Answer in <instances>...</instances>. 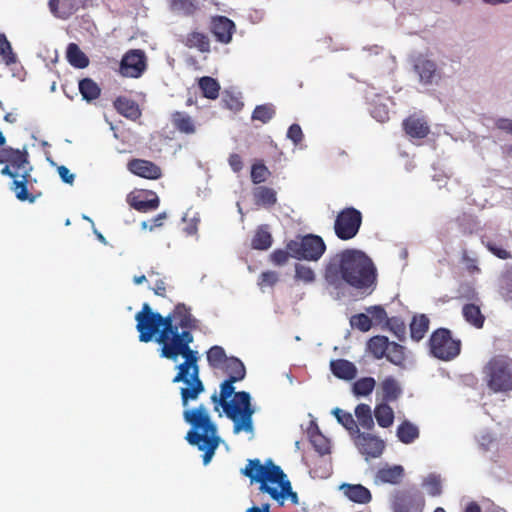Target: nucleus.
Returning <instances> with one entry per match:
<instances>
[{
    "instance_id": "nucleus-6",
    "label": "nucleus",
    "mask_w": 512,
    "mask_h": 512,
    "mask_svg": "<svg viewBox=\"0 0 512 512\" xmlns=\"http://www.w3.org/2000/svg\"><path fill=\"white\" fill-rule=\"evenodd\" d=\"M135 320L140 342L148 343L157 335L156 342L163 347L181 333L177 332L176 326L171 325V317L154 312L148 303L142 305L141 310L135 315Z\"/></svg>"
},
{
    "instance_id": "nucleus-38",
    "label": "nucleus",
    "mask_w": 512,
    "mask_h": 512,
    "mask_svg": "<svg viewBox=\"0 0 512 512\" xmlns=\"http://www.w3.org/2000/svg\"><path fill=\"white\" fill-rule=\"evenodd\" d=\"M385 358L396 366L405 367L407 359L406 349L404 346L396 342H390L389 349L387 350Z\"/></svg>"
},
{
    "instance_id": "nucleus-59",
    "label": "nucleus",
    "mask_w": 512,
    "mask_h": 512,
    "mask_svg": "<svg viewBox=\"0 0 512 512\" xmlns=\"http://www.w3.org/2000/svg\"><path fill=\"white\" fill-rule=\"evenodd\" d=\"M478 444H479V447L484 452H487V451L491 450V448L494 446L495 438L489 432L482 433L478 438Z\"/></svg>"
},
{
    "instance_id": "nucleus-42",
    "label": "nucleus",
    "mask_w": 512,
    "mask_h": 512,
    "mask_svg": "<svg viewBox=\"0 0 512 512\" xmlns=\"http://www.w3.org/2000/svg\"><path fill=\"white\" fill-rule=\"evenodd\" d=\"M198 84L204 97L214 100L219 96L220 85L216 79L204 76L199 79Z\"/></svg>"
},
{
    "instance_id": "nucleus-63",
    "label": "nucleus",
    "mask_w": 512,
    "mask_h": 512,
    "mask_svg": "<svg viewBox=\"0 0 512 512\" xmlns=\"http://www.w3.org/2000/svg\"><path fill=\"white\" fill-rule=\"evenodd\" d=\"M57 171L63 182L67 184H72L74 182L75 176L66 166H59Z\"/></svg>"
},
{
    "instance_id": "nucleus-2",
    "label": "nucleus",
    "mask_w": 512,
    "mask_h": 512,
    "mask_svg": "<svg viewBox=\"0 0 512 512\" xmlns=\"http://www.w3.org/2000/svg\"><path fill=\"white\" fill-rule=\"evenodd\" d=\"M324 277L334 286L344 281L354 288L363 289L375 283L376 268L364 252L347 249L330 258Z\"/></svg>"
},
{
    "instance_id": "nucleus-61",
    "label": "nucleus",
    "mask_w": 512,
    "mask_h": 512,
    "mask_svg": "<svg viewBox=\"0 0 512 512\" xmlns=\"http://www.w3.org/2000/svg\"><path fill=\"white\" fill-rule=\"evenodd\" d=\"M367 312L371 314L372 318L375 319L377 323H381L384 320L387 321V319H389L385 309L381 306H372L367 309Z\"/></svg>"
},
{
    "instance_id": "nucleus-3",
    "label": "nucleus",
    "mask_w": 512,
    "mask_h": 512,
    "mask_svg": "<svg viewBox=\"0 0 512 512\" xmlns=\"http://www.w3.org/2000/svg\"><path fill=\"white\" fill-rule=\"evenodd\" d=\"M242 473L251 482L259 483V490L268 494L280 506L284 505L286 498H289L293 505L299 504L298 494L293 491L287 475L272 460H267L265 464H261L259 459H251Z\"/></svg>"
},
{
    "instance_id": "nucleus-54",
    "label": "nucleus",
    "mask_w": 512,
    "mask_h": 512,
    "mask_svg": "<svg viewBox=\"0 0 512 512\" xmlns=\"http://www.w3.org/2000/svg\"><path fill=\"white\" fill-rule=\"evenodd\" d=\"M269 175L268 168L263 163H254L251 168V180L254 184L262 183Z\"/></svg>"
},
{
    "instance_id": "nucleus-56",
    "label": "nucleus",
    "mask_w": 512,
    "mask_h": 512,
    "mask_svg": "<svg viewBox=\"0 0 512 512\" xmlns=\"http://www.w3.org/2000/svg\"><path fill=\"white\" fill-rule=\"evenodd\" d=\"M387 326L400 341L405 339L406 326L403 321L396 317H392L387 319Z\"/></svg>"
},
{
    "instance_id": "nucleus-33",
    "label": "nucleus",
    "mask_w": 512,
    "mask_h": 512,
    "mask_svg": "<svg viewBox=\"0 0 512 512\" xmlns=\"http://www.w3.org/2000/svg\"><path fill=\"white\" fill-rule=\"evenodd\" d=\"M67 61L75 68L83 69L89 65V59L76 43H69L66 50Z\"/></svg>"
},
{
    "instance_id": "nucleus-40",
    "label": "nucleus",
    "mask_w": 512,
    "mask_h": 512,
    "mask_svg": "<svg viewBox=\"0 0 512 512\" xmlns=\"http://www.w3.org/2000/svg\"><path fill=\"white\" fill-rule=\"evenodd\" d=\"M79 91L83 99L93 101L100 96L101 89L91 78H84L79 82Z\"/></svg>"
},
{
    "instance_id": "nucleus-14",
    "label": "nucleus",
    "mask_w": 512,
    "mask_h": 512,
    "mask_svg": "<svg viewBox=\"0 0 512 512\" xmlns=\"http://www.w3.org/2000/svg\"><path fill=\"white\" fill-rule=\"evenodd\" d=\"M0 164L7 163L19 173H31L32 166L29 161V153L23 149H15L10 146L4 147L1 151Z\"/></svg>"
},
{
    "instance_id": "nucleus-49",
    "label": "nucleus",
    "mask_w": 512,
    "mask_h": 512,
    "mask_svg": "<svg viewBox=\"0 0 512 512\" xmlns=\"http://www.w3.org/2000/svg\"><path fill=\"white\" fill-rule=\"evenodd\" d=\"M275 115V108L272 104H263L255 107L252 113V119L262 123L269 122Z\"/></svg>"
},
{
    "instance_id": "nucleus-26",
    "label": "nucleus",
    "mask_w": 512,
    "mask_h": 512,
    "mask_svg": "<svg viewBox=\"0 0 512 512\" xmlns=\"http://www.w3.org/2000/svg\"><path fill=\"white\" fill-rule=\"evenodd\" d=\"M341 490L349 500L355 503L366 504L372 499L370 491L361 484H343Z\"/></svg>"
},
{
    "instance_id": "nucleus-12",
    "label": "nucleus",
    "mask_w": 512,
    "mask_h": 512,
    "mask_svg": "<svg viewBox=\"0 0 512 512\" xmlns=\"http://www.w3.org/2000/svg\"><path fill=\"white\" fill-rule=\"evenodd\" d=\"M147 68L146 56L142 50H129L120 63V73L124 77L139 78Z\"/></svg>"
},
{
    "instance_id": "nucleus-5",
    "label": "nucleus",
    "mask_w": 512,
    "mask_h": 512,
    "mask_svg": "<svg viewBox=\"0 0 512 512\" xmlns=\"http://www.w3.org/2000/svg\"><path fill=\"white\" fill-rule=\"evenodd\" d=\"M183 418L191 425L185 439L190 445L196 446L204 452L203 464H209L221 441L217 435L216 424L211 420L203 404L196 408L184 410Z\"/></svg>"
},
{
    "instance_id": "nucleus-50",
    "label": "nucleus",
    "mask_w": 512,
    "mask_h": 512,
    "mask_svg": "<svg viewBox=\"0 0 512 512\" xmlns=\"http://www.w3.org/2000/svg\"><path fill=\"white\" fill-rule=\"evenodd\" d=\"M422 486L427 490L430 496H439L442 493L440 476L429 474L422 482Z\"/></svg>"
},
{
    "instance_id": "nucleus-20",
    "label": "nucleus",
    "mask_w": 512,
    "mask_h": 512,
    "mask_svg": "<svg viewBox=\"0 0 512 512\" xmlns=\"http://www.w3.org/2000/svg\"><path fill=\"white\" fill-rule=\"evenodd\" d=\"M414 70L419 75L420 82L424 85L432 84L434 78L439 76L436 63L423 55L415 58Z\"/></svg>"
},
{
    "instance_id": "nucleus-32",
    "label": "nucleus",
    "mask_w": 512,
    "mask_h": 512,
    "mask_svg": "<svg viewBox=\"0 0 512 512\" xmlns=\"http://www.w3.org/2000/svg\"><path fill=\"white\" fill-rule=\"evenodd\" d=\"M430 320L425 314L416 315L410 323V336L412 340L419 342L426 335Z\"/></svg>"
},
{
    "instance_id": "nucleus-58",
    "label": "nucleus",
    "mask_w": 512,
    "mask_h": 512,
    "mask_svg": "<svg viewBox=\"0 0 512 512\" xmlns=\"http://www.w3.org/2000/svg\"><path fill=\"white\" fill-rule=\"evenodd\" d=\"M289 257H291V253L287 248L286 250L276 249L270 254L271 262L277 266L286 264L289 260Z\"/></svg>"
},
{
    "instance_id": "nucleus-29",
    "label": "nucleus",
    "mask_w": 512,
    "mask_h": 512,
    "mask_svg": "<svg viewBox=\"0 0 512 512\" xmlns=\"http://www.w3.org/2000/svg\"><path fill=\"white\" fill-rule=\"evenodd\" d=\"M462 315L467 323L476 329H481L485 323V316L480 306L475 303H468L462 307Z\"/></svg>"
},
{
    "instance_id": "nucleus-55",
    "label": "nucleus",
    "mask_w": 512,
    "mask_h": 512,
    "mask_svg": "<svg viewBox=\"0 0 512 512\" xmlns=\"http://www.w3.org/2000/svg\"><path fill=\"white\" fill-rule=\"evenodd\" d=\"M295 278L308 284L312 283L315 280V273L310 267L302 264H297L295 266Z\"/></svg>"
},
{
    "instance_id": "nucleus-23",
    "label": "nucleus",
    "mask_w": 512,
    "mask_h": 512,
    "mask_svg": "<svg viewBox=\"0 0 512 512\" xmlns=\"http://www.w3.org/2000/svg\"><path fill=\"white\" fill-rule=\"evenodd\" d=\"M50 12L57 18L66 20L78 9L76 0H49Z\"/></svg>"
},
{
    "instance_id": "nucleus-51",
    "label": "nucleus",
    "mask_w": 512,
    "mask_h": 512,
    "mask_svg": "<svg viewBox=\"0 0 512 512\" xmlns=\"http://www.w3.org/2000/svg\"><path fill=\"white\" fill-rule=\"evenodd\" d=\"M0 55L6 65L14 64L17 61L16 55L13 53L12 46L3 33H0Z\"/></svg>"
},
{
    "instance_id": "nucleus-34",
    "label": "nucleus",
    "mask_w": 512,
    "mask_h": 512,
    "mask_svg": "<svg viewBox=\"0 0 512 512\" xmlns=\"http://www.w3.org/2000/svg\"><path fill=\"white\" fill-rule=\"evenodd\" d=\"M228 374V378L234 380H243L246 375V369L242 361L236 357H229L221 367Z\"/></svg>"
},
{
    "instance_id": "nucleus-24",
    "label": "nucleus",
    "mask_w": 512,
    "mask_h": 512,
    "mask_svg": "<svg viewBox=\"0 0 512 512\" xmlns=\"http://www.w3.org/2000/svg\"><path fill=\"white\" fill-rule=\"evenodd\" d=\"M403 128L409 136L419 139L425 138L430 132L427 122L415 116L406 118L403 121Z\"/></svg>"
},
{
    "instance_id": "nucleus-60",
    "label": "nucleus",
    "mask_w": 512,
    "mask_h": 512,
    "mask_svg": "<svg viewBox=\"0 0 512 512\" xmlns=\"http://www.w3.org/2000/svg\"><path fill=\"white\" fill-rule=\"evenodd\" d=\"M287 137L293 141L294 144H299L303 139V132L298 124H292L287 131Z\"/></svg>"
},
{
    "instance_id": "nucleus-41",
    "label": "nucleus",
    "mask_w": 512,
    "mask_h": 512,
    "mask_svg": "<svg viewBox=\"0 0 512 512\" xmlns=\"http://www.w3.org/2000/svg\"><path fill=\"white\" fill-rule=\"evenodd\" d=\"M173 12L191 16L198 10V0H169Z\"/></svg>"
},
{
    "instance_id": "nucleus-46",
    "label": "nucleus",
    "mask_w": 512,
    "mask_h": 512,
    "mask_svg": "<svg viewBox=\"0 0 512 512\" xmlns=\"http://www.w3.org/2000/svg\"><path fill=\"white\" fill-rule=\"evenodd\" d=\"M228 358L221 346H212L207 351V361L212 368H221Z\"/></svg>"
},
{
    "instance_id": "nucleus-19",
    "label": "nucleus",
    "mask_w": 512,
    "mask_h": 512,
    "mask_svg": "<svg viewBox=\"0 0 512 512\" xmlns=\"http://www.w3.org/2000/svg\"><path fill=\"white\" fill-rule=\"evenodd\" d=\"M30 186H32L31 173L24 172L12 181L10 189L15 193V196L19 201H28L29 203H33L37 196L29 192Z\"/></svg>"
},
{
    "instance_id": "nucleus-8",
    "label": "nucleus",
    "mask_w": 512,
    "mask_h": 512,
    "mask_svg": "<svg viewBox=\"0 0 512 512\" xmlns=\"http://www.w3.org/2000/svg\"><path fill=\"white\" fill-rule=\"evenodd\" d=\"M428 346L431 355L442 361H451L461 352V341L454 339L447 328H438L433 331Z\"/></svg>"
},
{
    "instance_id": "nucleus-13",
    "label": "nucleus",
    "mask_w": 512,
    "mask_h": 512,
    "mask_svg": "<svg viewBox=\"0 0 512 512\" xmlns=\"http://www.w3.org/2000/svg\"><path fill=\"white\" fill-rule=\"evenodd\" d=\"M354 443L366 460L380 457L385 449V442L382 439L360 431L356 434Z\"/></svg>"
},
{
    "instance_id": "nucleus-4",
    "label": "nucleus",
    "mask_w": 512,
    "mask_h": 512,
    "mask_svg": "<svg viewBox=\"0 0 512 512\" xmlns=\"http://www.w3.org/2000/svg\"><path fill=\"white\" fill-rule=\"evenodd\" d=\"M239 380L227 378L220 386V394L213 393L211 401L215 404V410L221 406L226 416L234 423L235 434L246 431L252 432V416L254 409L251 405L250 394L246 391L235 392L234 383Z\"/></svg>"
},
{
    "instance_id": "nucleus-53",
    "label": "nucleus",
    "mask_w": 512,
    "mask_h": 512,
    "mask_svg": "<svg viewBox=\"0 0 512 512\" xmlns=\"http://www.w3.org/2000/svg\"><path fill=\"white\" fill-rule=\"evenodd\" d=\"M310 441L319 454L325 455L330 453V443L321 433L311 434Z\"/></svg>"
},
{
    "instance_id": "nucleus-44",
    "label": "nucleus",
    "mask_w": 512,
    "mask_h": 512,
    "mask_svg": "<svg viewBox=\"0 0 512 512\" xmlns=\"http://www.w3.org/2000/svg\"><path fill=\"white\" fill-rule=\"evenodd\" d=\"M355 416L363 428L370 430L374 427L372 412L369 405L364 403L357 405L355 408Z\"/></svg>"
},
{
    "instance_id": "nucleus-11",
    "label": "nucleus",
    "mask_w": 512,
    "mask_h": 512,
    "mask_svg": "<svg viewBox=\"0 0 512 512\" xmlns=\"http://www.w3.org/2000/svg\"><path fill=\"white\" fill-rule=\"evenodd\" d=\"M425 498L415 486L395 491L391 500L393 512H423Z\"/></svg>"
},
{
    "instance_id": "nucleus-9",
    "label": "nucleus",
    "mask_w": 512,
    "mask_h": 512,
    "mask_svg": "<svg viewBox=\"0 0 512 512\" xmlns=\"http://www.w3.org/2000/svg\"><path fill=\"white\" fill-rule=\"evenodd\" d=\"M286 248L295 259L317 261L324 254L326 245L320 236L308 234L288 241Z\"/></svg>"
},
{
    "instance_id": "nucleus-1",
    "label": "nucleus",
    "mask_w": 512,
    "mask_h": 512,
    "mask_svg": "<svg viewBox=\"0 0 512 512\" xmlns=\"http://www.w3.org/2000/svg\"><path fill=\"white\" fill-rule=\"evenodd\" d=\"M194 341V336L190 331H181L180 336H176L170 344L160 348V355L163 358L176 361L179 356L184 358V362L177 366L178 372L173 378V383L183 382L186 386L180 390L182 405L186 407L189 401H195L204 391V384L199 376V354L198 351L191 349L190 344Z\"/></svg>"
},
{
    "instance_id": "nucleus-21",
    "label": "nucleus",
    "mask_w": 512,
    "mask_h": 512,
    "mask_svg": "<svg viewBox=\"0 0 512 512\" xmlns=\"http://www.w3.org/2000/svg\"><path fill=\"white\" fill-rule=\"evenodd\" d=\"M175 130L181 134L192 135L197 131L196 122L188 113L184 111H175L170 117Z\"/></svg>"
},
{
    "instance_id": "nucleus-39",
    "label": "nucleus",
    "mask_w": 512,
    "mask_h": 512,
    "mask_svg": "<svg viewBox=\"0 0 512 512\" xmlns=\"http://www.w3.org/2000/svg\"><path fill=\"white\" fill-rule=\"evenodd\" d=\"M374 415L380 427L388 428L393 424L394 412L387 403L378 404L375 407Z\"/></svg>"
},
{
    "instance_id": "nucleus-35",
    "label": "nucleus",
    "mask_w": 512,
    "mask_h": 512,
    "mask_svg": "<svg viewBox=\"0 0 512 512\" xmlns=\"http://www.w3.org/2000/svg\"><path fill=\"white\" fill-rule=\"evenodd\" d=\"M497 244L487 235L481 236V243L487 248L489 252H491L494 256L501 260H508L512 258V253L505 247L501 240L498 241Z\"/></svg>"
},
{
    "instance_id": "nucleus-25",
    "label": "nucleus",
    "mask_w": 512,
    "mask_h": 512,
    "mask_svg": "<svg viewBox=\"0 0 512 512\" xmlns=\"http://www.w3.org/2000/svg\"><path fill=\"white\" fill-rule=\"evenodd\" d=\"M330 369L335 377L347 381L354 379L357 375L356 366L346 359L332 360Z\"/></svg>"
},
{
    "instance_id": "nucleus-31",
    "label": "nucleus",
    "mask_w": 512,
    "mask_h": 512,
    "mask_svg": "<svg viewBox=\"0 0 512 512\" xmlns=\"http://www.w3.org/2000/svg\"><path fill=\"white\" fill-rule=\"evenodd\" d=\"M390 341L386 336L376 335L371 337L367 342V350L372 356L380 360L385 357L389 349Z\"/></svg>"
},
{
    "instance_id": "nucleus-16",
    "label": "nucleus",
    "mask_w": 512,
    "mask_h": 512,
    "mask_svg": "<svg viewBox=\"0 0 512 512\" xmlns=\"http://www.w3.org/2000/svg\"><path fill=\"white\" fill-rule=\"evenodd\" d=\"M166 317H171V325L177 327V332H180V328L182 331L191 332L197 327V320L191 315V309L184 303H178Z\"/></svg>"
},
{
    "instance_id": "nucleus-48",
    "label": "nucleus",
    "mask_w": 512,
    "mask_h": 512,
    "mask_svg": "<svg viewBox=\"0 0 512 512\" xmlns=\"http://www.w3.org/2000/svg\"><path fill=\"white\" fill-rule=\"evenodd\" d=\"M376 381L372 377H363L354 382L352 391L356 396H367L375 388Z\"/></svg>"
},
{
    "instance_id": "nucleus-17",
    "label": "nucleus",
    "mask_w": 512,
    "mask_h": 512,
    "mask_svg": "<svg viewBox=\"0 0 512 512\" xmlns=\"http://www.w3.org/2000/svg\"><path fill=\"white\" fill-rule=\"evenodd\" d=\"M128 170L142 178L156 180L162 175L161 168L155 163L144 159H132L128 162Z\"/></svg>"
},
{
    "instance_id": "nucleus-7",
    "label": "nucleus",
    "mask_w": 512,
    "mask_h": 512,
    "mask_svg": "<svg viewBox=\"0 0 512 512\" xmlns=\"http://www.w3.org/2000/svg\"><path fill=\"white\" fill-rule=\"evenodd\" d=\"M482 379L493 393L509 394L512 391V358L498 354L482 367Z\"/></svg>"
},
{
    "instance_id": "nucleus-28",
    "label": "nucleus",
    "mask_w": 512,
    "mask_h": 512,
    "mask_svg": "<svg viewBox=\"0 0 512 512\" xmlns=\"http://www.w3.org/2000/svg\"><path fill=\"white\" fill-rule=\"evenodd\" d=\"M128 201L132 208L142 213L155 210L160 204L156 194H152V197L149 199L144 197L143 194L133 195L129 197Z\"/></svg>"
},
{
    "instance_id": "nucleus-30",
    "label": "nucleus",
    "mask_w": 512,
    "mask_h": 512,
    "mask_svg": "<svg viewBox=\"0 0 512 512\" xmlns=\"http://www.w3.org/2000/svg\"><path fill=\"white\" fill-rule=\"evenodd\" d=\"M382 398L386 402L396 401L402 394L399 382L392 376L386 377L380 384Z\"/></svg>"
},
{
    "instance_id": "nucleus-18",
    "label": "nucleus",
    "mask_w": 512,
    "mask_h": 512,
    "mask_svg": "<svg viewBox=\"0 0 512 512\" xmlns=\"http://www.w3.org/2000/svg\"><path fill=\"white\" fill-rule=\"evenodd\" d=\"M404 476L405 470L402 465L385 464L377 470L374 481L376 484L399 485Z\"/></svg>"
},
{
    "instance_id": "nucleus-22",
    "label": "nucleus",
    "mask_w": 512,
    "mask_h": 512,
    "mask_svg": "<svg viewBox=\"0 0 512 512\" xmlns=\"http://www.w3.org/2000/svg\"><path fill=\"white\" fill-rule=\"evenodd\" d=\"M182 42L187 48L196 49L201 53L211 51V42L208 35L197 30L189 32Z\"/></svg>"
},
{
    "instance_id": "nucleus-15",
    "label": "nucleus",
    "mask_w": 512,
    "mask_h": 512,
    "mask_svg": "<svg viewBox=\"0 0 512 512\" xmlns=\"http://www.w3.org/2000/svg\"><path fill=\"white\" fill-rule=\"evenodd\" d=\"M209 30L217 42L227 45L232 41L236 26L226 16H215L211 19Z\"/></svg>"
},
{
    "instance_id": "nucleus-62",
    "label": "nucleus",
    "mask_w": 512,
    "mask_h": 512,
    "mask_svg": "<svg viewBox=\"0 0 512 512\" xmlns=\"http://www.w3.org/2000/svg\"><path fill=\"white\" fill-rule=\"evenodd\" d=\"M228 163L231 167V169L238 173L242 170L243 168V161H242V158L239 154L237 153H233L229 156L228 158Z\"/></svg>"
},
{
    "instance_id": "nucleus-64",
    "label": "nucleus",
    "mask_w": 512,
    "mask_h": 512,
    "mask_svg": "<svg viewBox=\"0 0 512 512\" xmlns=\"http://www.w3.org/2000/svg\"><path fill=\"white\" fill-rule=\"evenodd\" d=\"M495 126L502 131L512 134V119L499 118L495 122Z\"/></svg>"
},
{
    "instance_id": "nucleus-10",
    "label": "nucleus",
    "mask_w": 512,
    "mask_h": 512,
    "mask_svg": "<svg viewBox=\"0 0 512 512\" xmlns=\"http://www.w3.org/2000/svg\"><path fill=\"white\" fill-rule=\"evenodd\" d=\"M362 213L354 207H346L338 212L334 221L335 235L343 241L353 239L362 225Z\"/></svg>"
},
{
    "instance_id": "nucleus-57",
    "label": "nucleus",
    "mask_w": 512,
    "mask_h": 512,
    "mask_svg": "<svg viewBox=\"0 0 512 512\" xmlns=\"http://www.w3.org/2000/svg\"><path fill=\"white\" fill-rule=\"evenodd\" d=\"M279 281V275L275 271H265L259 275L258 286L263 289L265 287H272Z\"/></svg>"
},
{
    "instance_id": "nucleus-45",
    "label": "nucleus",
    "mask_w": 512,
    "mask_h": 512,
    "mask_svg": "<svg viewBox=\"0 0 512 512\" xmlns=\"http://www.w3.org/2000/svg\"><path fill=\"white\" fill-rule=\"evenodd\" d=\"M272 242L273 240L270 232L263 228H259L252 238L251 246L256 250H267L271 247Z\"/></svg>"
},
{
    "instance_id": "nucleus-43",
    "label": "nucleus",
    "mask_w": 512,
    "mask_h": 512,
    "mask_svg": "<svg viewBox=\"0 0 512 512\" xmlns=\"http://www.w3.org/2000/svg\"><path fill=\"white\" fill-rule=\"evenodd\" d=\"M333 414L335 415L337 421L343 427H345L350 432V434L354 435L360 431L351 413L346 412L340 408H335L333 410Z\"/></svg>"
},
{
    "instance_id": "nucleus-52",
    "label": "nucleus",
    "mask_w": 512,
    "mask_h": 512,
    "mask_svg": "<svg viewBox=\"0 0 512 512\" xmlns=\"http://www.w3.org/2000/svg\"><path fill=\"white\" fill-rule=\"evenodd\" d=\"M350 325L361 332H367L372 327V320L367 314L359 313L350 318Z\"/></svg>"
},
{
    "instance_id": "nucleus-27",
    "label": "nucleus",
    "mask_w": 512,
    "mask_h": 512,
    "mask_svg": "<svg viewBox=\"0 0 512 512\" xmlns=\"http://www.w3.org/2000/svg\"><path fill=\"white\" fill-rule=\"evenodd\" d=\"M114 107L119 114L130 120L135 121L141 116L139 105L129 98L121 96L116 98Z\"/></svg>"
},
{
    "instance_id": "nucleus-37",
    "label": "nucleus",
    "mask_w": 512,
    "mask_h": 512,
    "mask_svg": "<svg viewBox=\"0 0 512 512\" xmlns=\"http://www.w3.org/2000/svg\"><path fill=\"white\" fill-rule=\"evenodd\" d=\"M397 437L404 444H410L419 437V429L409 421H403L397 428Z\"/></svg>"
},
{
    "instance_id": "nucleus-47",
    "label": "nucleus",
    "mask_w": 512,
    "mask_h": 512,
    "mask_svg": "<svg viewBox=\"0 0 512 512\" xmlns=\"http://www.w3.org/2000/svg\"><path fill=\"white\" fill-rule=\"evenodd\" d=\"M461 263L464 265L465 270L470 275L481 273V268L478 265V256L476 253H471L467 249H463L461 251Z\"/></svg>"
},
{
    "instance_id": "nucleus-36",
    "label": "nucleus",
    "mask_w": 512,
    "mask_h": 512,
    "mask_svg": "<svg viewBox=\"0 0 512 512\" xmlns=\"http://www.w3.org/2000/svg\"><path fill=\"white\" fill-rule=\"evenodd\" d=\"M253 196L257 205L271 207L277 202L275 190L266 186L257 187L253 192Z\"/></svg>"
}]
</instances>
